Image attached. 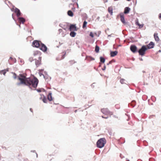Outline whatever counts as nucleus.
Listing matches in <instances>:
<instances>
[{
    "label": "nucleus",
    "mask_w": 161,
    "mask_h": 161,
    "mask_svg": "<svg viewBox=\"0 0 161 161\" xmlns=\"http://www.w3.org/2000/svg\"><path fill=\"white\" fill-rule=\"evenodd\" d=\"M25 74H20L18 76V79L20 81L18 85H23L29 86L30 87L36 88L38 83V80L36 77L32 79L26 77Z\"/></svg>",
    "instance_id": "1"
},
{
    "label": "nucleus",
    "mask_w": 161,
    "mask_h": 161,
    "mask_svg": "<svg viewBox=\"0 0 161 161\" xmlns=\"http://www.w3.org/2000/svg\"><path fill=\"white\" fill-rule=\"evenodd\" d=\"M106 141L105 138H101L98 140L97 142V147L102 148L104 147L106 143Z\"/></svg>",
    "instance_id": "2"
},
{
    "label": "nucleus",
    "mask_w": 161,
    "mask_h": 161,
    "mask_svg": "<svg viewBox=\"0 0 161 161\" xmlns=\"http://www.w3.org/2000/svg\"><path fill=\"white\" fill-rule=\"evenodd\" d=\"M147 50V48L145 46H143L139 50L138 52L139 54L142 56H143L145 53L146 51Z\"/></svg>",
    "instance_id": "3"
},
{
    "label": "nucleus",
    "mask_w": 161,
    "mask_h": 161,
    "mask_svg": "<svg viewBox=\"0 0 161 161\" xmlns=\"http://www.w3.org/2000/svg\"><path fill=\"white\" fill-rule=\"evenodd\" d=\"M101 111L104 114L106 115L112 114L111 112H110L108 108H103L101 109Z\"/></svg>",
    "instance_id": "4"
},
{
    "label": "nucleus",
    "mask_w": 161,
    "mask_h": 161,
    "mask_svg": "<svg viewBox=\"0 0 161 161\" xmlns=\"http://www.w3.org/2000/svg\"><path fill=\"white\" fill-rule=\"evenodd\" d=\"M41 43H42L40 42L35 40L33 42L32 44L33 47L39 48Z\"/></svg>",
    "instance_id": "5"
},
{
    "label": "nucleus",
    "mask_w": 161,
    "mask_h": 161,
    "mask_svg": "<svg viewBox=\"0 0 161 161\" xmlns=\"http://www.w3.org/2000/svg\"><path fill=\"white\" fill-rule=\"evenodd\" d=\"M39 48L43 52L46 51L47 49V47L44 44L42 43L41 44Z\"/></svg>",
    "instance_id": "6"
},
{
    "label": "nucleus",
    "mask_w": 161,
    "mask_h": 161,
    "mask_svg": "<svg viewBox=\"0 0 161 161\" xmlns=\"http://www.w3.org/2000/svg\"><path fill=\"white\" fill-rule=\"evenodd\" d=\"M119 15L120 17L121 21L123 23L126 24V23L125 21L124 14L123 13H121L119 14Z\"/></svg>",
    "instance_id": "7"
},
{
    "label": "nucleus",
    "mask_w": 161,
    "mask_h": 161,
    "mask_svg": "<svg viewBox=\"0 0 161 161\" xmlns=\"http://www.w3.org/2000/svg\"><path fill=\"white\" fill-rule=\"evenodd\" d=\"M70 31H77V29L75 25H71L69 28Z\"/></svg>",
    "instance_id": "8"
},
{
    "label": "nucleus",
    "mask_w": 161,
    "mask_h": 161,
    "mask_svg": "<svg viewBox=\"0 0 161 161\" xmlns=\"http://www.w3.org/2000/svg\"><path fill=\"white\" fill-rule=\"evenodd\" d=\"M130 48L131 51L133 53L136 52L137 51V48L135 45H131Z\"/></svg>",
    "instance_id": "9"
},
{
    "label": "nucleus",
    "mask_w": 161,
    "mask_h": 161,
    "mask_svg": "<svg viewBox=\"0 0 161 161\" xmlns=\"http://www.w3.org/2000/svg\"><path fill=\"white\" fill-rule=\"evenodd\" d=\"M41 53L38 51H36L34 53V56L35 57L37 56L38 57V58H42V57L41 56Z\"/></svg>",
    "instance_id": "10"
},
{
    "label": "nucleus",
    "mask_w": 161,
    "mask_h": 161,
    "mask_svg": "<svg viewBox=\"0 0 161 161\" xmlns=\"http://www.w3.org/2000/svg\"><path fill=\"white\" fill-rule=\"evenodd\" d=\"M9 63L10 64H12L13 63L16 62V60L15 58L10 57V59L9 60Z\"/></svg>",
    "instance_id": "11"
},
{
    "label": "nucleus",
    "mask_w": 161,
    "mask_h": 161,
    "mask_svg": "<svg viewBox=\"0 0 161 161\" xmlns=\"http://www.w3.org/2000/svg\"><path fill=\"white\" fill-rule=\"evenodd\" d=\"M41 58H38V60H36L35 61V64L37 67L38 66L41 64Z\"/></svg>",
    "instance_id": "12"
},
{
    "label": "nucleus",
    "mask_w": 161,
    "mask_h": 161,
    "mask_svg": "<svg viewBox=\"0 0 161 161\" xmlns=\"http://www.w3.org/2000/svg\"><path fill=\"white\" fill-rule=\"evenodd\" d=\"M14 12L16 14V15L18 17L21 14V13L20 10L18 8H15L14 9Z\"/></svg>",
    "instance_id": "13"
},
{
    "label": "nucleus",
    "mask_w": 161,
    "mask_h": 161,
    "mask_svg": "<svg viewBox=\"0 0 161 161\" xmlns=\"http://www.w3.org/2000/svg\"><path fill=\"white\" fill-rule=\"evenodd\" d=\"M135 24L136 25L139 26V28H142L144 25V24H140L139 23L138 19H136V20Z\"/></svg>",
    "instance_id": "14"
},
{
    "label": "nucleus",
    "mask_w": 161,
    "mask_h": 161,
    "mask_svg": "<svg viewBox=\"0 0 161 161\" xmlns=\"http://www.w3.org/2000/svg\"><path fill=\"white\" fill-rule=\"evenodd\" d=\"M154 44L153 42H151L147 46V49H150L153 47L154 46Z\"/></svg>",
    "instance_id": "15"
},
{
    "label": "nucleus",
    "mask_w": 161,
    "mask_h": 161,
    "mask_svg": "<svg viewBox=\"0 0 161 161\" xmlns=\"http://www.w3.org/2000/svg\"><path fill=\"white\" fill-rule=\"evenodd\" d=\"M118 52L116 51H112L110 52V56L112 57H113L117 55Z\"/></svg>",
    "instance_id": "16"
},
{
    "label": "nucleus",
    "mask_w": 161,
    "mask_h": 161,
    "mask_svg": "<svg viewBox=\"0 0 161 161\" xmlns=\"http://www.w3.org/2000/svg\"><path fill=\"white\" fill-rule=\"evenodd\" d=\"M130 8L128 7H126L125 8L124 13L125 14H127L129 13Z\"/></svg>",
    "instance_id": "17"
},
{
    "label": "nucleus",
    "mask_w": 161,
    "mask_h": 161,
    "mask_svg": "<svg viewBox=\"0 0 161 161\" xmlns=\"http://www.w3.org/2000/svg\"><path fill=\"white\" fill-rule=\"evenodd\" d=\"M154 37L155 41L157 42L159 41V39L158 36V34L157 33H155L154 34Z\"/></svg>",
    "instance_id": "18"
},
{
    "label": "nucleus",
    "mask_w": 161,
    "mask_h": 161,
    "mask_svg": "<svg viewBox=\"0 0 161 161\" xmlns=\"http://www.w3.org/2000/svg\"><path fill=\"white\" fill-rule=\"evenodd\" d=\"M85 59L89 61H90L94 60L95 59L90 56H86Z\"/></svg>",
    "instance_id": "19"
},
{
    "label": "nucleus",
    "mask_w": 161,
    "mask_h": 161,
    "mask_svg": "<svg viewBox=\"0 0 161 161\" xmlns=\"http://www.w3.org/2000/svg\"><path fill=\"white\" fill-rule=\"evenodd\" d=\"M19 21L20 23H22V24H24V22H25V19L23 18L22 17H19L18 18Z\"/></svg>",
    "instance_id": "20"
},
{
    "label": "nucleus",
    "mask_w": 161,
    "mask_h": 161,
    "mask_svg": "<svg viewBox=\"0 0 161 161\" xmlns=\"http://www.w3.org/2000/svg\"><path fill=\"white\" fill-rule=\"evenodd\" d=\"M47 99L49 101H51L53 100V99L52 97V93H49L48 95Z\"/></svg>",
    "instance_id": "21"
},
{
    "label": "nucleus",
    "mask_w": 161,
    "mask_h": 161,
    "mask_svg": "<svg viewBox=\"0 0 161 161\" xmlns=\"http://www.w3.org/2000/svg\"><path fill=\"white\" fill-rule=\"evenodd\" d=\"M67 14L70 17H73L74 15L73 13L71 10H69L67 12Z\"/></svg>",
    "instance_id": "22"
},
{
    "label": "nucleus",
    "mask_w": 161,
    "mask_h": 161,
    "mask_svg": "<svg viewBox=\"0 0 161 161\" xmlns=\"http://www.w3.org/2000/svg\"><path fill=\"white\" fill-rule=\"evenodd\" d=\"M108 12L111 15L113 14V8L112 7H109L108 8Z\"/></svg>",
    "instance_id": "23"
},
{
    "label": "nucleus",
    "mask_w": 161,
    "mask_h": 161,
    "mask_svg": "<svg viewBox=\"0 0 161 161\" xmlns=\"http://www.w3.org/2000/svg\"><path fill=\"white\" fill-rule=\"evenodd\" d=\"M72 160L73 158L71 156H68L66 158V160L68 161H72Z\"/></svg>",
    "instance_id": "24"
},
{
    "label": "nucleus",
    "mask_w": 161,
    "mask_h": 161,
    "mask_svg": "<svg viewBox=\"0 0 161 161\" xmlns=\"http://www.w3.org/2000/svg\"><path fill=\"white\" fill-rule=\"evenodd\" d=\"M76 33L72 31L70 33V35L72 37H75L76 35Z\"/></svg>",
    "instance_id": "25"
},
{
    "label": "nucleus",
    "mask_w": 161,
    "mask_h": 161,
    "mask_svg": "<svg viewBox=\"0 0 161 161\" xmlns=\"http://www.w3.org/2000/svg\"><path fill=\"white\" fill-rule=\"evenodd\" d=\"M87 24V22L86 21H85L83 22V26H82V28L83 29H84L86 27Z\"/></svg>",
    "instance_id": "26"
},
{
    "label": "nucleus",
    "mask_w": 161,
    "mask_h": 161,
    "mask_svg": "<svg viewBox=\"0 0 161 161\" xmlns=\"http://www.w3.org/2000/svg\"><path fill=\"white\" fill-rule=\"evenodd\" d=\"M99 48L98 46H96L95 47V51L96 53H98L99 52Z\"/></svg>",
    "instance_id": "27"
},
{
    "label": "nucleus",
    "mask_w": 161,
    "mask_h": 161,
    "mask_svg": "<svg viewBox=\"0 0 161 161\" xmlns=\"http://www.w3.org/2000/svg\"><path fill=\"white\" fill-rule=\"evenodd\" d=\"M100 60L101 62L103 63H104L105 62V59L104 58H103V57H101L100 58Z\"/></svg>",
    "instance_id": "28"
},
{
    "label": "nucleus",
    "mask_w": 161,
    "mask_h": 161,
    "mask_svg": "<svg viewBox=\"0 0 161 161\" xmlns=\"http://www.w3.org/2000/svg\"><path fill=\"white\" fill-rule=\"evenodd\" d=\"M120 82L122 84L125 83V80L123 79H122L120 80Z\"/></svg>",
    "instance_id": "29"
},
{
    "label": "nucleus",
    "mask_w": 161,
    "mask_h": 161,
    "mask_svg": "<svg viewBox=\"0 0 161 161\" xmlns=\"http://www.w3.org/2000/svg\"><path fill=\"white\" fill-rule=\"evenodd\" d=\"M13 78L15 79L17 78V75L15 73H13Z\"/></svg>",
    "instance_id": "30"
},
{
    "label": "nucleus",
    "mask_w": 161,
    "mask_h": 161,
    "mask_svg": "<svg viewBox=\"0 0 161 161\" xmlns=\"http://www.w3.org/2000/svg\"><path fill=\"white\" fill-rule=\"evenodd\" d=\"M6 73V72L5 70H2L1 72V73L3 74V75H5Z\"/></svg>",
    "instance_id": "31"
},
{
    "label": "nucleus",
    "mask_w": 161,
    "mask_h": 161,
    "mask_svg": "<svg viewBox=\"0 0 161 161\" xmlns=\"http://www.w3.org/2000/svg\"><path fill=\"white\" fill-rule=\"evenodd\" d=\"M90 36L92 37H94V35L93 33L92 32H91L90 34Z\"/></svg>",
    "instance_id": "32"
},
{
    "label": "nucleus",
    "mask_w": 161,
    "mask_h": 161,
    "mask_svg": "<svg viewBox=\"0 0 161 161\" xmlns=\"http://www.w3.org/2000/svg\"><path fill=\"white\" fill-rule=\"evenodd\" d=\"M44 78H45V79L47 80H48V77L47 76H44Z\"/></svg>",
    "instance_id": "33"
},
{
    "label": "nucleus",
    "mask_w": 161,
    "mask_h": 161,
    "mask_svg": "<svg viewBox=\"0 0 161 161\" xmlns=\"http://www.w3.org/2000/svg\"><path fill=\"white\" fill-rule=\"evenodd\" d=\"M114 62V60H112L110 61L108 64V65L109 64H111L112 62Z\"/></svg>",
    "instance_id": "34"
},
{
    "label": "nucleus",
    "mask_w": 161,
    "mask_h": 161,
    "mask_svg": "<svg viewBox=\"0 0 161 161\" xmlns=\"http://www.w3.org/2000/svg\"><path fill=\"white\" fill-rule=\"evenodd\" d=\"M102 117L103 118H104V119H108V116H102Z\"/></svg>",
    "instance_id": "35"
},
{
    "label": "nucleus",
    "mask_w": 161,
    "mask_h": 161,
    "mask_svg": "<svg viewBox=\"0 0 161 161\" xmlns=\"http://www.w3.org/2000/svg\"><path fill=\"white\" fill-rule=\"evenodd\" d=\"M46 99L45 98H43V101L44 103H46Z\"/></svg>",
    "instance_id": "36"
},
{
    "label": "nucleus",
    "mask_w": 161,
    "mask_h": 161,
    "mask_svg": "<svg viewBox=\"0 0 161 161\" xmlns=\"http://www.w3.org/2000/svg\"><path fill=\"white\" fill-rule=\"evenodd\" d=\"M158 17H159V19H161V13H160V14H159V16H158Z\"/></svg>",
    "instance_id": "37"
},
{
    "label": "nucleus",
    "mask_w": 161,
    "mask_h": 161,
    "mask_svg": "<svg viewBox=\"0 0 161 161\" xmlns=\"http://www.w3.org/2000/svg\"><path fill=\"white\" fill-rule=\"evenodd\" d=\"M37 92H41V89H38L37 90Z\"/></svg>",
    "instance_id": "38"
},
{
    "label": "nucleus",
    "mask_w": 161,
    "mask_h": 161,
    "mask_svg": "<svg viewBox=\"0 0 161 161\" xmlns=\"http://www.w3.org/2000/svg\"><path fill=\"white\" fill-rule=\"evenodd\" d=\"M77 110H75V112H77Z\"/></svg>",
    "instance_id": "39"
},
{
    "label": "nucleus",
    "mask_w": 161,
    "mask_h": 161,
    "mask_svg": "<svg viewBox=\"0 0 161 161\" xmlns=\"http://www.w3.org/2000/svg\"><path fill=\"white\" fill-rule=\"evenodd\" d=\"M127 1H130V0H127Z\"/></svg>",
    "instance_id": "40"
}]
</instances>
